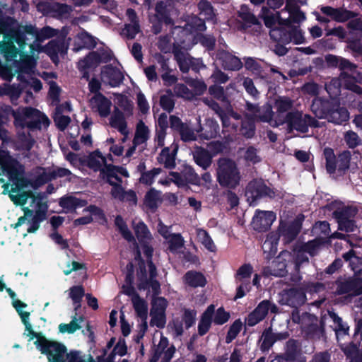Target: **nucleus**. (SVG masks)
<instances>
[{
	"label": "nucleus",
	"instance_id": "f257e3e1",
	"mask_svg": "<svg viewBox=\"0 0 362 362\" xmlns=\"http://www.w3.org/2000/svg\"><path fill=\"white\" fill-rule=\"evenodd\" d=\"M0 183L3 194H8L16 206H21L24 216L18 218L14 228L26 226L27 233H34L40 223L45 218L47 205L41 193L33 192L40 185L53 179L52 168H37L31 177H24V167L6 151L0 150Z\"/></svg>",
	"mask_w": 362,
	"mask_h": 362
},
{
	"label": "nucleus",
	"instance_id": "f03ea898",
	"mask_svg": "<svg viewBox=\"0 0 362 362\" xmlns=\"http://www.w3.org/2000/svg\"><path fill=\"white\" fill-rule=\"evenodd\" d=\"M56 34L57 30L50 27L37 31L31 25L23 28L19 32L12 31L11 35L4 34L3 40H0V52L7 62H14L15 67L20 73L18 78L21 81L23 80V74L34 72L35 52H39L42 49L40 42Z\"/></svg>",
	"mask_w": 362,
	"mask_h": 362
},
{
	"label": "nucleus",
	"instance_id": "7ed1b4c3",
	"mask_svg": "<svg viewBox=\"0 0 362 362\" xmlns=\"http://www.w3.org/2000/svg\"><path fill=\"white\" fill-rule=\"evenodd\" d=\"M330 65L339 66L342 72L339 79H333L326 86V90L331 97H335L340 93V85L358 94H362V88L356 83L362 84V73L356 70V66L348 60L333 55L327 57Z\"/></svg>",
	"mask_w": 362,
	"mask_h": 362
},
{
	"label": "nucleus",
	"instance_id": "20e7f679",
	"mask_svg": "<svg viewBox=\"0 0 362 362\" xmlns=\"http://www.w3.org/2000/svg\"><path fill=\"white\" fill-rule=\"evenodd\" d=\"M247 110L250 113L245 115V120L243 122L241 132L243 135L250 138L255 132L254 122L259 120L264 122H269L272 126H276L274 121L276 115L272 111V107L269 105L258 108L252 104H247Z\"/></svg>",
	"mask_w": 362,
	"mask_h": 362
},
{
	"label": "nucleus",
	"instance_id": "39448f33",
	"mask_svg": "<svg viewBox=\"0 0 362 362\" xmlns=\"http://www.w3.org/2000/svg\"><path fill=\"white\" fill-rule=\"evenodd\" d=\"M16 127L30 129L47 128L49 124L46 115L32 107H21L12 111Z\"/></svg>",
	"mask_w": 362,
	"mask_h": 362
},
{
	"label": "nucleus",
	"instance_id": "423d86ee",
	"mask_svg": "<svg viewBox=\"0 0 362 362\" xmlns=\"http://www.w3.org/2000/svg\"><path fill=\"white\" fill-rule=\"evenodd\" d=\"M36 338L34 342L36 347L47 355L49 362H66L67 349L62 343L50 341L37 333V336L30 337V340Z\"/></svg>",
	"mask_w": 362,
	"mask_h": 362
},
{
	"label": "nucleus",
	"instance_id": "0eeeda50",
	"mask_svg": "<svg viewBox=\"0 0 362 362\" xmlns=\"http://www.w3.org/2000/svg\"><path fill=\"white\" fill-rule=\"evenodd\" d=\"M216 169L217 180L222 187L235 188L239 185L240 175L236 163L228 158H221Z\"/></svg>",
	"mask_w": 362,
	"mask_h": 362
},
{
	"label": "nucleus",
	"instance_id": "6e6552de",
	"mask_svg": "<svg viewBox=\"0 0 362 362\" xmlns=\"http://www.w3.org/2000/svg\"><path fill=\"white\" fill-rule=\"evenodd\" d=\"M132 225L136 236L139 243V246H136V255L135 257L136 261H141L140 259L141 249L142 250L147 259H150L153 253V248L151 245L152 240L151 234L150 233L146 224L140 220L136 219L133 221Z\"/></svg>",
	"mask_w": 362,
	"mask_h": 362
},
{
	"label": "nucleus",
	"instance_id": "1a4fd4ad",
	"mask_svg": "<svg viewBox=\"0 0 362 362\" xmlns=\"http://www.w3.org/2000/svg\"><path fill=\"white\" fill-rule=\"evenodd\" d=\"M192 34H186V39L183 41L175 40L174 44V54L179 64L180 69L182 72H187L190 69L192 57L186 52L194 45Z\"/></svg>",
	"mask_w": 362,
	"mask_h": 362
},
{
	"label": "nucleus",
	"instance_id": "9d476101",
	"mask_svg": "<svg viewBox=\"0 0 362 362\" xmlns=\"http://www.w3.org/2000/svg\"><path fill=\"white\" fill-rule=\"evenodd\" d=\"M185 39L186 34H192L194 45L199 41L202 45L207 48H212L215 43V40L212 36H204L199 34H195L197 31H203L206 29L204 21L199 18L194 16L187 20L185 25Z\"/></svg>",
	"mask_w": 362,
	"mask_h": 362
},
{
	"label": "nucleus",
	"instance_id": "9b49d317",
	"mask_svg": "<svg viewBox=\"0 0 362 362\" xmlns=\"http://www.w3.org/2000/svg\"><path fill=\"white\" fill-rule=\"evenodd\" d=\"M148 260V267L149 271V277H147L145 267L142 261L138 262L139 264L140 273L138 274L140 283L139 284V289H148V291H151L153 296L158 295L160 293V284L154 279L156 276V267L151 261Z\"/></svg>",
	"mask_w": 362,
	"mask_h": 362
},
{
	"label": "nucleus",
	"instance_id": "f8f14e48",
	"mask_svg": "<svg viewBox=\"0 0 362 362\" xmlns=\"http://www.w3.org/2000/svg\"><path fill=\"white\" fill-rule=\"evenodd\" d=\"M168 301L163 297L153 296L151 302L150 325L163 328L166 323L165 310L168 307Z\"/></svg>",
	"mask_w": 362,
	"mask_h": 362
},
{
	"label": "nucleus",
	"instance_id": "ddd939ff",
	"mask_svg": "<svg viewBox=\"0 0 362 362\" xmlns=\"http://www.w3.org/2000/svg\"><path fill=\"white\" fill-rule=\"evenodd\" d=\"M120 174L124 177H128L129 173L124 168L109 167L107 168V177L104 179L112 187L111 194L115 199L122 200L125 191L121 187V180L118 177Z\"/></svg>",
	"mask_w": 362,
	"mask_h": 362
},
{
	"label": "nucleus",
	"instance_id": "4468645a",
	"mask_svg": "<svg viewBox=\"0 0 362 362\" xmlns=\"http://www.w3.org/2000/svg\"><path fill=\"white\" fill-rule=\"evenodd\" d=\"M288 117L286 122H288L289 127L303 133L307 132L308 126L317 127L320 125L319 122L310 115H303L300 112H293Z\"/></svg>",
	"mask_w": 362,
	"mask_h": 362
},
{
	"label": "nucleus",
	"instance_id": "2eb2a0df",
	"mask_svg": "<svg viewBox=\"0 0 362 362\" xmlns=\"http://www.w3.org/2000/svg\"><path fill=\"white\" fill-rule=\"evenodd\" d=\"M245 195L250 204L252 205L260 197H274V192L267 187L262 181L255 180L249 183Z\"/></svg>",
	"mask_w": 362,
	"mask_h": 362
},
{
	"label": "nucleus",
	"instance_id": "dca6fc26",
	"mask_svg": "<svg viewBox=\"0 0 362 362\" xmlns=\"http://www.w3.org/2000/svg\"><path fill=\"white\" fill-rule=\"evenodd\" d=\"M252 271L253 269L250 264H244L237 271L235 279L239 286L237 288L235 298H243L250 291V279Z\"/></svg>",
	"mask_w": 362,
	"mask_h": 362
},
{
	"label": "nucleus",
	"instance_id": "f3484780",
	"mask_svg": "<svg viewBox=\"0 0 362 362\" xmlns=\"http://www.w3.org/2000/svg\"><path fill=\"white\" fill-rule=\"evenodd\" d=\"M281 33L279 29L274 28L270 31L271 37L283 43L293 42L295 44H302L305 42V37L302 31L298 27L289 26L288 35Z\"/></svg>",
	"mask_w": 362,
	"mask_h": 362
},
{
	"label": "nucleus",
	"instance_id": "a211bd4d",
	"mask_svg": "<svg viewBox=\"0 0 362 362\" xmlns=\"http://www.w3.org/2000/svg\"><path fill=\"white\" fill-rule=\"evenodd\" d=\"M111 53L110 52H103L101 54H98L97 52H91L90 53L86 58L79 61L78 62V69L83 71V77L88 78V74L86 72L87 69L94 68L98 66L100 62H106L111 59Z\"/></svg>",
	"mask_w": 362,
	"mask_h": 362
},
{
	"label": "nucleus",
	"instance_id": "6ab92c4d",
	"mask_svg": "<svg viewBox=\"0 0 362 362\" xmlns=\"http://www.w3.org/2000/svg\"><path fill=\"white\" fill-rule=\"evenodd\" d=\"M91 110L101 117L109 116L112 107V102L102 93H95L89 100Z\"/></svg>",
	"mask_w": 362,
	"mask_h": 362
},
{
	"label": "nucleus",
	"instance_id": "aec40b11",
	"mask_svg": "<svg viewBox=\"0 0 362 362\" xmlns=\"http://www.w3.org/2000/svg\"><path fill=\"white\" fill-rule=\"evenodd\" d=\"M293 106V101L286 97H279L275 100L274 108L276 110L275 125H279L286 122L288 116L293 112H288Z\"/></svg>",
	"mask_w": 362,
	"mask_h": 362
},
{
	"label": "nucleus",
	"instance_id": "412c9836",
	"mask_svg": "<svg viewBox=\"0 0 362 362\" xmlns=\"http://www.w3.org/2000/svg\"><path fill=\"white\" fill-rule=\"evenodd\" d=\"M269 310L272 313H276L277 308L268 300L262 301L246 319L247 325L252 327L257 325L265 317Z\"/></svg>",
	"mask_w": 362,
	"mask_h": 362
},
{
	"label": "nucleus",
	"instance_id": "4be33fe9",
	"mask_svg": "<svg viewBox=\"0 0 362 362\" xmlns=\"http://www.w3.org/2000/svg\"><path fill=\"white\" fill-rule=\"evenodd\" d=\"M107 159L112 160L111 156H109ZM88 165L95 171L100 170L103 179L107 177V168L109 167H115L114 165L107 164V158L98 151H95L89 155L88 158Z\"/></svg>",
	"mask_w": 362,
	"mask_h": 362
},
{
	"label": "nucleus",
	"instance_id": "5701e85b",
	"mask_svg": "<svg viewBox=\"0 0 362 362\" xmlns=\"http://www.w3.org/2000/svg\"><path fill=\"white\" fill-rule=\"evenodd\" d=\"M358 339L361 340L358 346H357V344L354 341H352L346 346L341 344V349L344 354L348 357L352 358L351 362H358V361L362 360V325L359 328H358L354 336L355 341H358Z\"/></svg>",
	"mask_w": 362,
	"mask_h": 362
},
{
	"label": "nucleus",
	"instance_id": "b1692460",
	"mask_svg": "<svg viewBox=\"0 0 362 362\" xmlns=\"http://www.w3.org/2000/svg\"><path fill=\"white\" fill-rule=\"evenodd\" d=\"M276 220V215L270 211H257L252 218V225L255 230L262 231L270 228Z\"/></svg>",
	"mask_w": 362,
	"mask_h": 362
},
{
	"label": "nucleus",
	"instance_id": "393cba45",
	"mask_svg": "<svg viewBox=\"0 0 362 362\" xmlns=\"http://www.w3.org/2000/svg\"><path fill=\"white\" fill-rule=\"evenodd\" d=\"M185 27H182L180 25L175 26V28H173L172 30L174 41L172 42L171 37L168 36L160 37L158 41V47L161 51L165 53L169 52L171 50L172 47L174 48L175 40H181L182 41L185 40Z\"/></svg>",
	"mask_w": 362,
	"mask_h": 362
},
{
	"label": "nucleus",
	"instance_id": "a878e982",
	"mask_svg": "<svg viewBox=\"0 0 362 362\" xmlns=\"http://www.w3.org/2000/svg\"><path fill=\"white\" fill-rule=\"evenodd\" d=\"M123 75L120 70L112 66H104L101 72V80L112 87L117 86L122 81Z\"/></svg>",
	"mask_w": 362,
	"mask_h": 362
},
{
	"label": "nucleus",
	"instance_id": "bb28decb",
	"mask_svg": "<svg viewBox=\"0 0 362 362\" xmlns=\"http://www.w3.org/2000/svg\"><path fill=\"white\" fill-rule=\"evenodd\" d=\"M320 11L330 20L335 21L339 23H343L354 16V13L342 8H335L331 6H321Z\"/></svg>",
	"mask_w": 362,
	"mask_h": 362
},
{
	"label": "nucleus",
	"instance_id": "cd10ccee",
	"mask_svg": "<svg viewBox=\"0 0 362 362\" xmlns=\"http://www.w3.org/2000/svg\"><path fill=\"white\" fill-rule=\"evenodd\" d=\"M172 180L179 187L185 186L187 183L197 184L199 177L191 168H187L181 174L173 172L170 173Z\"/></svg>",
	"mask_w": 362,
	"mask_h": 362
},
{
	"label": "nucleus",
	"instance_id": "c85d7f7f",
	"mask_svg": "<svg viewBox=\"0 0 362 362\" xmlns=\"http://www.w3.org/2000/svg\"><path fill=\"white\" fill-rule=\"evenodd\" d=\"M66 49L67 46L62 40H52L45 47V52L54 63L58 62V55L65 54Z\"/></svg>",
	"mask_w": 362,
	"mask_h": 362
},
{
	"label": "nucleus",
	"instance_id": "c756f323",
	"mask_svg": "<svg viewBox=\"0 0 362 362\" xmlns=\"http://www.w3.org/2000/svg\"><path fill=\"white\" fill-rule=\"evenodd\" d=\"M217 58L221 61L223 67L228 70H239L243 64L240 59L230 53L222 51L217 54Z\"/></svg>",
	"mask_w": 362,
	"mask_h": 362
},
{
	"label": "nucleus",
	"instance_id": "7c9ffc66",
	"mask_svg": "<svg viewBox=\"0 0 362 362\" xmlns=\"http://www.w3.org/2000/svg\"><path fill=\"white\" fill-rule=\"evenodd\" d=\"M339 293H351L359 295L362 293V279L356 277L354 279L346 281L339 286Z\"/></svg>",
	"mask_w": 362,
	"mask_h": 362
},
{
	"label": "nucleus",
	"instance_id": "2f4dec72",
	"mask_svg": "<svg viewBox=\"0 0 362 362\" xmlns=\"http://www.w3.org/2000/svg\"><path fill=\"white\" fill-rule=\"evenodd\" d=\"M285 356H277L272 362H305L304 358L296 355V346L294 341H288Z\"/></svg>",
	"mask_w": 362,
	"mask_h": 362
},
{
	"label": "nucleus",
	"instance_id": "473e14b6",
	"mask_svg": "<svg viewBox=\"0 0 362 362\" xmlns=\"http://www.w3.org/2000/svg\"><path fill=\"white\" fill-rule=\"evenodd\" d=\"M348 212V209L335 212V216L339 224V229L345 230L346 232H354L356 230L357 226L352 220L346 216Z\"/></svg>",
	"mask_w": 362,
	"mask_h": 362
},
{
	"label": "nucleus",
	"instance_id": "72a5a7b5",
	"mask_svg": "<svg viewBox=\"0 0 362 362\" xmlns=\"http://www.w3.org/2000/svg\"><path fill=\"white\" fill-rule=\"evenodd\" d=\"M286 8L288 13V17L284 20L285 25H290L291 20L298 23L305 19V14L299 10L292 0H287Z\"/></svg>",
	"mask_w": 362,
	"mask_h": 362
},
{
	"label": "nucleus",
	"instance_id": "f704fd0d",
	"mask_svg": "<svg viewBox=\"0 0 362 362\" xmlns=\"http://www.w3.org/2000/svg\"><path fill=\"white\" fill-rule=\"evenodd\" d=\"M124 114L120 110H115L114 114L112 115L110 119V125L117 129L122 134L127 135L129 134V131L127 127V123L125 121Z\"/></svg>",
	"mask_w": 362,
	"mask_h": 362
},
{
	"label": "nucleus",
	"instance_id": "c9c22d12",
	"mask_svg": "<svg viewBox=\"0 0 362 362\" xmlns=\"http://www.w3.org/2000/svg\"><path fill=\"white\" fill-rule=\"evenodd\" d=\"M325 118L329 122L340 124L349 119V114L345 108L337 107L336 109L327 111Z\"/></svg>",
	"mask_w": 362,
	"mask_h": 362
},
{
	"label": "nucleus",
	"instance_id": "e433bc0d",
	"mask_svg": "<svg viewBox=\"0 0 362 362\" xmlns=\"http://www.w3.org/2000/svg\"><path fill=\"white\" fill-rule=\"evenodd\" d=\"M328 315L333 322V328L335 331L336 337L338 341L341 337L346 336L348 334L349 327L344 323L341 318L339 317L334 312H328Z\"/></svg>",
	"mask_w": 362,
	"mask_h": 362
},
{
	"label": "nucleus",
	"instance_id": "4c0bfd02",
	"mask_svg": "<svg viewBox=\"0 0 362 362\" xmlns=\"http://www.w3.org/2000/svg\"><path fill=\"white\" fill-rule=\"evenodd\" d=\"M287 297L286 303L292 306H298L305 303V295L300 288H291L285 293Z\"/></svg>",
	"mask_w": 362,
	"mask_h": 362
},
{
	"label": "nucleus",
	"instance_id": "58836bf2",
	"mask_svg": "<svg viewBox=\"0 0 362 362\" xmlns=\"http://www.w3.org/2000/svg\"><path fill=\"white\" fill-rule=\"evenodd\" d=\"M214 312V306L211 305L203 313L201 320L198 325V331L199 334H205L210 328L212 322V315Z\"/></svg>",
	"mask_w": 362,
	"mask_h": 362
},
{
	"label": "nucleus",
	"instance_id": "ea45409f",
	"mask_svg": "<svg viewBox=\"0 0 362 362\" xmlns=\"http://www.w3.org/2000/svg\"><path fill=\"white\" fill-rule=\"evenodd\" d=\"M25 86L21 84H4L0 87V95H9L12 103H14L19 98Z\"/></svg>",
	"mask_w": 362,
	"mask_h": 362
},
{
	"label": "nucleus",
	"instance_id": "a19ab883",
	"mask_svg": "<svg viewBox=\"0 0 362 362\" xmlns=\"http://www.w3.org/2000/svg\"><path fill=\"white\" fill-rule=\"evenodd\" d=\"M120 110L127 117L132 115L133 111V104L127 98L122 95H117L115 98V110Z\"/></svg>",
	"mask_w": 362,
	"mask_h": 362
},
{
	"label": "nucleus",
	"instance_id": "79ce46f5",
	"mask_svg": "<svg viewBox=\"0 0 362 362\" xmlns=\"http://www.w3.org/2000/svg\"><path fill=\"white\" fill-rule=\"evenodd\" d=\"M196 163L203 169H207L211 164L212 156L206 150L198 148L194 153Z\"/></svg>",
	"mask_w": 362,
	"mask_h": 362
},
{
	"label": "nucleus",
	"instance_id": "37998d69",
	"mask_svg": "<svg viewBox=\"0 0 362 362\" xmlns=\"http://www.w3.org/2000/svg\"><path fill=\"white\" fill-rule=\"evenodd\" d=\"M329 106L328 101L322 100L320 98H315L311 105V110L317 117L325 118L327 116Z\"/></svg>",
	"mask_w": 362,
	"mask_h": 362
},
{
	"label": "nucleus",
	"instance_id": "c03bdc74",
	"mask_svg": "<svg viewBox=\"0 0 362 362\" xmlns=\"http://www.w3.org/2000/svg\"><path fill=\"white\" fill-rule=\"evenodd\" d=\"M196 234L198 241L200 242L207 250L211 252L216 251V247L213 240L206 230L197 228L196 229Z\"/></svg>",
	"mask_w": 362,
	"mask_h": 362
},
{
	"label": "nucleus",
	"instance_id": "a18cd8bd",
	"mask_svg": "<svg viewBox=\"0 0 362 362\" xmlns=\"http://www.w3.org/2000/svg\"><path fill=\"white\" fill-rule=\"evenodd\" d=\"M219 117H221L224 127H232L233 129H236L238 124L232 122L230 120H239L240 117L238 114L233 112V110L228 108L226 112L223 111L218 112Z\"/></svg>",
	"mask_w": 362,
	"mask_h": 362
},
{
	"label": "nucleus",
	"instance_id": "49530a36",
	"mask_svg": "<svg viewBox=\"0 0 362 362\" xmlns=\"http://www.w3.org/2000/svg\"><path fill=\"white\" fill-rule=\"evenodd\" d=\"M149 130L142 121H140L136 126V129L133 139L134 145L144 144L148 139Z\"/></svg>",
	"mask_w": 362,
	"mask_h": 362
},
{
	"label": "nucleus",
	"instance_id": "de8ad7c7",
	"mask_svg": "<svg viewBox=\"0 0 362 362\" xmlns=\"http://www.w3.org/2000/svg\"><path fill=\"white\" fill-rule=\"evenodd\" d=\"M59 204L66 212L75 209L78 206H82L83 203L80 199L72 195H66L59 199Z\"/></svg>",
	"mask_w": 362,
	"mask_h": 362
},
{
	"label": "nucleus",
	"instance_id": "09e8293b",
	"mask_svg": "<svg viewBox=\"0 0 362 362\" xmlns=\"http://www.w3.org/2000/svg\"><path fill=\"white\" fill-rule=\"evenodd\" d=\"M202 130L203 132L200 134V136L205 139H209L216 136L218 133L219 127L216 121L209 119L206 120L205 127Z\"/></svg>",
	"mask_w": 362,
	"mask_h": 362
},
{
	"label": "nucleus",
	"instance_id": "8fccbe9b",
	"mask_svg": "<svg viewBox=\"0 0 362 362\" xmlns=\"http://www.w3.org/2000/svg\"><path fill=\"white\" fill-rule=\"evenodd\" d=\"M133 283V264L129 263L127 265V274L126 276V285H124L122 287V292L132 297V299L134 296H139L135 291L134 288L132 286Z\"/></svg>",
	"mask_w": 362,
	"mask_h": 362
},
{
	"label": "nucleus",
	"instance_id": "3c124183",
	"mask_svg": "<svg viewBox=\"0 0 362 362\" xmlns=\"http://www.w3.org/2000/svg\"><path fill=\"white\" fill-rule=\"evenodd\" d=\"M186 283L193 287L204 286L206 280L203 274L196 272H189L185 274Z\"/></svg>",
	"mask_w": 362,
	"mask_h": 362
},
{
	"label": "nucleus",
	"instance_id": "603ef678",
	"mask_svg": "<svg viewBox=\"0 0 362 362\" xmlns=\"http://www.w3.org/2000/svg\"><path fill=\"white\" fill-rule=\"evenodd\" d=\"M82 322H83L82 317L74 316L73 317L72 320L69 323L60 324L59 325V332H61L62 334H64V333L73 334L76 330L79 329L81 327L80 324Z\"/></svg>",
	"mask_w": 362,
	"mask_h": 362
},
{
	"label": "nucleus",
	"instance_id": "864d4df0",
	"mask_svg": "<svg viewBox=\"0 0 362 362\" xmlns=\"http://www.w3.org/2000/svg\"><path fill=\"white\" fill-rule=\"evenodd\" d=\"M238 17L243 21V23L237 25L238 29H244L248 23L255 24L257 23V19L250 12L247 6H241L238 11Z\"/></svg>",
	"mask_w": 362,
	"mask_h": 362
},
{
	"label": "nucleus",
	"instance_id": "5fc2aeb1",
	"mask_svg": "<svg viewBox=\"0 0 362 362\" xmlns=\"http://www.w3.org/2000/svg\"><path fill=\"white\" fill-rule=\"evenodd\" d=\"M343 257L349 262V266L355 274L362 271V259L356 257L352 250L345 253Z\"/></svg>",
	"mask_w": 362,
	"mask_h": 362
},
{
	"label": "nucleus",
	"instance_id": "6e6d98bb",
	"mask_svg": "<svg viewBox=\"0 0 362 362\" xmlns=\"http://www.w3.org/2000/svg\"><path fill=\"white\" fill-rule=\"evenodd\" d=\"M76 43L78 45V47L74 48V50L76 52L81 47H90L95 45L94 39L85 31L78 34L76 38Z\"/></svg>",
	"mask_w": 362,
	"mask_h": 362
},
{
	"label": "nucleus",
	"instance_id": "4d7b16f0",
	"mask_svg": "<svg viewBox=\"0 0 362 362\" xmlns=\"http://www.w3.org/2000/svg\"><path fill=\"white\" fill-rule=\"evenodd\" d=\"M26 307H27V305L22 306L21 305H19L18 309L20 310H16V311L18 313V314L21 316V318L22 320V322L25 325V330L24 334L28 337H32L33 336H37V333L33 330L32 325L28 322L30 313L28 312L23 311V309L25 308Z\"/></svg>",
	"mask_w": 362,
	"mask_h": 362
},
{
	"label": "nucleus",
	"instance_id": "13d9d810",
	"mask_svg": "<svg viewBox=\"0 0 362 362\" xmlns=\"http://www.w3.org/2000/svg\"><path fill=\"white\" fill-rule=\"evenodd\" d=\"M168 249L172 252H179L184 246V240L180 234L173 233L167 240Z\"/></svg>",
	"mask_w": 362,
	"mask_h": 362
},
{
	"label": "nucleus",
	"instance_id": "bf43d9fd",
	"mask_svg": "<svg viewBox=\"0 0 362 362\" xmlns=\"http://www.w3.org/2000/svg\"><path fill=\"white\" fill-rule=\"evenodd\" d=\"M86 211L89 212L90 214L85 215L83 217H81L79 218L76 219L74 221V225L77 226L79 225H86L90 223L93 221L92 216H100L101 214V211L100 209L95 206H90L87 209Z\"/></svg>",
	"mask_w": 362,
	"mask_h": 362
},
{
	"label": "nucleus",
	"instance_id": "052dcab7",
	"mask_svg": "<svg viewBox=\"0 0 362 362\" xmlns=\"http://www.w3.org/2000/svg\"><path fill=\"white\" fill-rule=\"evenodd\" d=\"M66 362H94L90 355L78 351H71L66 356Z\"/></svg>",
	"mask_w": 362,
	"mask_h": 362
},
{
	"label": "nucleus",
	"instance_id": "680f3d73",
	"mask_svg": "<svg viewBox=\"0 0 362 362\" xmlns=\"http://www.w3.org/2000/svg\"><path fill=\"white\" fill-rule=\"evenodd\" d=\"M262 249L269 256L274 255L277 252V239L276 235H270L264 242Z\"/></svg>",
	"mask_w": 362,
	"mask_h": 362
},
{
	"label": "nucleus",
	"instance_id": "e2e57ef3",
	"mask_svg": "<svg viewBox=\"0 0 362 362\" xmlns=\"http://www.w3.org/2000/svg\"><path fill=\"white\" fill-rule=\"evenodd\" d=\"M135 311L141 317H146L147 315V304L144 300L139 296H134L132 300Z\"/></svg>",
	"mask_w": 362,
	"mask_h": 362
},
{
	"label": "nucleus",
	"instance_id": "0e129e2a",
	"mask_svg": "<svg viewBox=\"0 0 362 362\" xmlns=\"http://www.w3.org/2000/svg\"><path fill=\"white\" fill-rule=\"evenodd\" d=\"M115 224L125 240H127L128 242H133L134 243H135V240L133 235L132 234L131 231L128 229L127 225L125 224L123 219L120 216H117L115 218Z\"/></svg>",
	"mask_w": 362,
	"mask_h": 362
},
{
	"label": "nucleus",
	"instance_id": "69168bd1",
	"mask_svg": "<svg viewBox=\"0 0 362 362\" xmlns=\"http://www.w3.org/2000/svg\"><path fill=\"white\" fill-rule=\"evenodd\" d=\"M160 202V193L155 189H151L145 197V204L150 209L157 207Z\"/></svg>",
	"mask_w": 362,
	"mask_h": 362
},
{
	"label": "nucleus",
	"instance_id": "338daca9",
	"mask_svg": "<svg viewBox=\"0 0 362 362\" xmlns=\"http://www.w3.org/2000/svg\"><path fill=\"white\" fill-rule=\"evenodd\" d=\"M300 229V225L298 222H296L291 226L283 229L281 234L285 241L289 243L293 240L298 235Z\"/></svg>",
	"mask_w": 362,
	"mask_h": 362
},
{
	"label": "nucleus",
	"instance_id": "774afa93",
	"mask_svg": "<svg viewBox=\"0 0 362 362\" xmlns=\"http://www.w3.org/2000/svg\"><path fill=\"white\" fill-rule=\"evenodd\" d=\"M198 7L200 11V14L204 16L207 21L214 20L215 14L213 8L209 1L206 0H201L198 4Z\"/></svg>",
	"mask_w": 362,
	"mask_h": 362
}]
</instances>
